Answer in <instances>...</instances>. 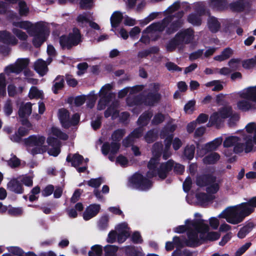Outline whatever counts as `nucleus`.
Listing matches in <instances>:
<instances>
[{
	"label": "nucleus",
	"mask_w": 256,
	"mask_h": 256,
	"mask_svg": "<svg viewBox=\"0 0 256 256\" xmlns=\"http://www.w3.org/2000/svg\"><path fill=\"white\" fill-rule=\"evenodd\" d=\"M233 54V50L230 48H226L219 55L214 58L215 60L222 62L225 60L230 57Z\"/></svg>",
	"instance_id": "35"
},
{
	"label": "nucleus",
	"mask_w": 256,
	"mask_h": 256,
	"mask_svg": "<svg viewBox=\"0 0 256 256\" xmlns=\"http://www.w3.org/2000/svg\"><path fill=\"white\" fill-rule=\"evenodd\" d=\"M90 20V16L86 12L79 14L76 18L78 26L82 28L86 27L88 24Z\"/></svg>",
	"instance_id": "34"
},
{
	"label": "nucleus",
	"mask_w": 256,
	"mask_h": 256,
	"mask_svg": "<svg viewBox=\"0 0 256 256\" xmlns=\"http://www.w3.org/2000/svg\"><path fill=\"white\" fill-rule=\"evenodd\" d=\"M188 224V226L189 230L194 228L196 230L197 232L188 233V240H186V246H195L198 244L200 240H216L218 239L220 236L219 232H208L209 226L204 223V220L198 219L192 222H186Z\"/></svg>",
	"instance_id": "3"
},
{
	"label": "nucleus",
	"mask_w": 256,
	"mask_h": 256,
	"mask_svg": "<svg viewBox=\"0 0 256 256\" xmlns=\"http://www.w3.org/2000/svg\"><path fill=\"white\" fill-rule=\"evenodd\" d=\"M20 180L26 186H32V177L29 176H24L19 178Z\"/></svg>",
	"instance_id": "63"
},
{
	"label": "nucleus",
	"mask_w": 256,
	"mask_h": 256,
	"mask_svg": "<svg viewBox=\"0 0 256 256\" xmlns=\"http://www.w3.org/2000/svg\"><path fill=\"white\" fill-rule=\"evenodd\" d=\"M64 78L63 76H58L53 82L52 90L54 94H58V91L62 90L64 86Z\"/></svg>",
	"instance_id": "32"
},
{
	"label": "nucleus",
	"mask_w": 256,
	"mask_h": 256,
	"mask_svg": "<svg viewBox=\"0 0 256 256\" xmlns=\"http://www.w3.org/2000/svg\"><path fill=\"white\" fill-rule=\"evenodd\" d=\"M152 116V112H144L139 118L138 120V124L142 126L146 125Z\"/></svg>",
	"instance_id": "47"
},
{
	"label": "nucleus",
	"mask_w": 256,
	"mask_h": 256,
	"mask_svg": "<svg viewBox=\"0 0 256 256\" xmlns=\"http://www.w3.org/2000/svg\"><path fill=\"white\" fill-rule=\"evenodd\" d=\"M238 108L242 110L247 111L253 108L254 105L252 103L246 100H242L238 102L237 104Z\"/></svg>",
	"instance_id": "49"
},
{
	"label": "nucleus",
	"mask_w": 256,
	"mask_h": 256,
	"mask_svg": "<svg viewBox=\"0 0 256 256\" xmlns=\"http://www.w3.org/2000/svg\"><path fill=\"white\" fill-rule=\"evenodd\" d=\"M214 180V176L210 174H205L197 177L196 184L200 186H207L208 183Z\"/></svg>",
	"instance_id": "31"
},
{
	"label": "nucleus",
	"mask_w": 256,
	"mask_h": 256,
	"mask_svg": "<svg viewBox=\"0 0 256 256\" xmlns=\"http://www.w3.org/2000/svg\"><path fill=\"white\" fill-rule=\"evenodd\" d=\"M160 88V85L158 83H154L150 86L148 93L146 96H138L134 98L128 97L127 98V104L130 106L138 105L144 104L146 106H153L158 103L161 98L160 94L158 92Z\"/></svg>",
	"instance_id": "4"
},
{
	"label": "nucleus",
	"mask_w": 256,
	"mask_h": 256,
	"mask_svg": "<svg viewBox=\"0 0 256 256\" xmlns=\"http://www.w3.org/2000/svg\"><path fill=\"white\" fill-rule=\"evenodd\" d=\"M204 13V8L200 9L196 13H192L188 15L187 20L188 22L194 26H199L202 24L200 16Z\"/></svg>",
	"instance_id": "23"
},
{
	"label": "nucleus",
	"mask_w": 256,
	"mask_h": 256,
	"mask_svg": "<svg viewBox=\"0 0 256 256\" xmlns=\"http://www.w3.org/2000/svg\"><path fill=\"white\" fill-rule=\"evenodd\" d=\"M81 37L80 30L74 28L68 36H62L60 38V43L62 48L70 49L81 42Z\"/></svg>",
	"instance_id": "10"
},
{
	"label": "nucleus",
	"mask_w": 256,
	"mask_h": 256,
	"mask_svg": "<svg viewBox=\"0 0 256 256\" xmlns=\"http://www.w3.org/2000/svg\"><path fill=\"white\" fill-rule=\"evenodd\" d=\"M18 6L20 14L22 16L27 15L29 10L26 2L22 1V0H21L19 2Z\"/></svg>",
	"instance_id": "57"
},
{
	"label": "nucleus",
	"mask_w": 256,
	"mask_h": 256,
	"mask_svg": "<svg viewBox=\"0 0 256 256\" xmlns=\"http://www.w3.org/2000/svg\"><path fill=\"white\" fill-rule=\"evenodd\" d=\"M100 206L98 204H92L88 206L83 214V218L88 220L95 216L100 212Z\"/></svg>",
	"instance_id": "20"
},
{
	"label": "nucleus",
	"mask_w": 256,
	"mask_h": 256,
	"mask_svg": "<svg viewBox=\"0 0 256 256\" xmlns=\"http://www.w3.org/2000/svg\"><path fill=\"white\" fill-rule=\"evenodd\" d=\"M232 114V110L230 106H226L220 108L217 112H214L210 118V122L212 125L219 127L224 120Z\"/></svg>",
	"instance_id": "9"
},
{
	"label": "nucleus",
	"mask_w": 256,
	"mask_h": 256,
	"mask_svg": "<svg viewBox=\"0 0 256 256\" xmlns=\"http://www.w3.org/2000/svg\"><path fill=\"white\" fill-rule=\"evenodd\" d=\"M240 204L244 209L250 210L248 213V216L254 212V208H256V196L252 198L247 202H242Z\"/></svg>",
	"instance_id": "37"
},
{
	"label": "nucleus",
	"mask_w": 256,
	"mask_h": 256,
	"mask_svg": "<svg viewBox=\"0 0 256 256\" xmlns=\"http://www.w3.org/2000/svg\"><path fill=\"white\" fill-rule=\"evenodd\" d=\"M248 6L247 0H239L230 4V9L233 12H242Z\"/></svg>",
	"instance_id": "28"
},
{
	"label": "nucleus",
	"mask_w": 256,
	"mask_h": 256,
	"mask_svg": "<svg viewBox=\"0 0 256 256\" xmlns=\"http://www.w3.org/2000/svg\"><path fill=\"white\" fill-rule=\"evenodd\" d=\"M256 64V61L254 58L247 60L242 63V66L244 68L250 69L253 68Z\"/></svg>",
	"instance_id": "64"
},
{
	"label": "nucleus",
	"mask_w": 256,
	"mask_h": 256,
	"mask_svg": "<svg viewBox=\"0 0 256 256\" xmlns=\"http://www.w3.org/2000/svg\"><path fill=\"white\" fill-rule=\"evenodd\" d=\"M9 190L16 193L21 194L23 192L22 185L17 179H13L8 184Z\"/></svg>",
	"instance_id": "30"
},
{
	"label": "nucleus",
	"mask_w": 256,
	"mask_h": 256,
	"mask_svg": "<svg viewBox=\"0 0 256 256\" xmlns=\"http://www.w3.org/2000/svg\"><path fill=\"white\" fill-rule=\"evenodd\" d=\"M6 80L4 73L0 74V96L6 95Z\"/></svg>",
	"instance_id": "52"
},
{
	"label": "nucleus",
	"mask_w": 256,
	"mask_h": 256,
	"mask_svg": "<svg viewBox=\"0 0 256 256\" xmlns=\"http://www.w3.org/2000/svg\"><path fill=\"white\" fill-rule=\"evenodd\" d=\"M254 228V224L252 223H248L240 229L238 233V236L240 238H244Z\"/></svg>",
	"instance_id": "42"
},
{
	"label": "nucleus",
	"mask_w": 256,
	"mask_h": 256,
	"mask_svg": "<svg viewBox=\"0 0 256 256\" xmlns=\"http://www.w3.org/2000/svg\"><path fill=\"white\" fill-rule=\"evenodd\" d=\"M42 96V92L39 90L36 87L32 86L29 92V97L30 98H40Z\"/></svg>",
	"instance_id": "59"
},
{
	"label": "nucleus",
	"mask_w": 256,
	"mask_h": 256,
	"mask_svg": "<svg viewBox=\"0 0 256 256\" xmlns=\"http://www.w3.org/2000/svg\"><path fill=\"white\" fill-rule=\"evenodd\" d=\"M47 142L49 146H52L48 150L50 155L56 156L60 152L59 142L55 138L50 136L47 139Z\"/></svg>",
	"instance_id": "21"
},
{
	"label": "nucleus",
	"mask_w": 256,
	"mask_h": 256,
	"mask_svg": "<svg viewBox=\"0 0 256 256\" xmlns=\"http://www.w3.org/2000/svg\"><path fill=\"white\" fill-rule=\"evenodd\" d=\"M39 30L38 32H34L30 36H34L32 42L36 47H39L46 40L48 33H47L45 28L39 24L37 25Z\"/></svg>",
	"instance_id": "16"
},
{
	"label": "nucleus",
	"mask_w": 256,
	"mask_h": 256,
	"mask_svg": "<svg viewBox=\"0 0 256 256\" xmlns=\"http://www.w3.org/2000/svg\"><path fill=\"white\" fill-rule=\"evenodd\" d=\"M162 148V145L160 143L157 142L153 146L154 156L150 160L148 164L149 170L147 172L146 176L148 178L158 176L160 178L164 180L166 178L172 168L177 174H182L184 170V166L179 164H174V162L171 160L166 162L159 164Z\"/></svg>",
	"instance_id": "1"
},
{
	"label": "nucleus",
	"mask_w": 256,
	"mask_h": 256,
	"mask_svg": "<svg viewBox=\"0 0 256 256\" xmlns=\"http://www.w3.org/2000/svg\"><path fill=\"white\" fill-rule=\"evenodd\" d=\"M21 122L22 124L26 127V128L22 126L18 128V134L20 136H23L28 133L29 130L32 127V124L27 119H22L21 120Z\"/></svg>",
	"instance_id": "40"
},
{
	"label": "nucleus",
	"mask_w": 256,
	"mask_h": 256,
	"mask_svg": "<svg viewBox=\"0 0 256 256\" xmlns=\"http://www.w3.org/2000/svg\"><path fill=\"white\" fill-rule=\"evenodd\" d=\"M196 220H186L185 222V225H182V226H177L176 228H174V232L176 233H182V232H184L186 230H187V235L188 236V233L190 232H197L196 230V229L194 228H192L191 230H189L188 228V224H186V222L187 220H188L189 222H192V221H194ZM188 240V238L184 240V242L186 243V240Z\"/></svg>",
	"instance_id": "36"
},
{
	"label": "nucleus",
	"mask_w": 256,
	"mask_h": 256,
	"mask_svg": "<svg viewBox=\"0 0 256 256\" xmlns=\"http://www.w3.org/2000/svg\"><path fill=\"white\" fill-rule=\"evenodd\" d=\"M239 96L256 103V86H250L238 93Z\"/></svg>",
	"instance_id": "18"
},
{
	"label": "nucleus",
	"mask_w": 256,
	"mask_h": 256,
	"mask_svg": "<svg viewBox=\"0 0 256 256\" xmlns=\"http://www.w3.org/2000/svg\"><path fill=\"white\" fill-rule=\"evenodd\" d=\"M123 16L120 12H115L110 17L111 26L113 28L117 27L121 22Z\"/></svg>",
	"instance_id": "41"
},
{
	"label": "nucleus",
	"mask_w": 256,
	"mask_h": 256,
	"mask_svg": "<svg viewBox=\"0 0 256 256\" xmlns=\"http://www.w3.org/2000/svg\"><path fill=\"white\" fill-rule=\"evenodd\" d=\"M126 134L124 129H118L113 132L111 138L113 142H118Z\"/></svg>",
	"instance_id": "46"
},
{
	"label": "nucleus",
	"mask_w": 256,
	"mask_h": 256,
	"mask_svg": "<svg viewBox=\"0 0 256 256\" xmlns=\"http://www.w3.org/2000/svg\"><path fill=\"white\" fill-rule=\"evenodd\" d=\"M120 144L119 142H112L104 143L102 147V152L104 155H107L109 153L115 155L118 151Z\"/></svg>",
	"instance_id": "19"
},
{
	"label": "nucleus",
	"mask_w": 256,
	"mask_h": 256,
	"mask_svg": "<svg viewBox=\"0 0 256 256\" xmlns=\"http://www.w3.org/2000/svg\"><path fill=\"white\" fill-rule=\"evenodd\" d=\"M104 256H116L118 247L113 245H107L104 247Z\"/></svg>",
	"instance_id": "50"
},
{
	"label": "nucleus",
	"mask_w": 256,
	"mask_h": 256,
	"mask_svg": "<svg viewBox=\"0 0 256 256\" xmlns=\"http://www.w3.org/2000/svg\"><path fill=\"white\" fill-rule=\"evenodd\" d=\"M48 64L42 59L37 60L34 64V70L36 71L41 76H43L46 74L48 71V64H49L51 61V58L48 59Z\"/></svg>",
	"instance_id": "22"
},
{
	"label": "nucleus",
	"mask_w": 256,
	"mask_h": 256,
	"mask_svg": "<svg viewBox=\"0 0 256 256\" xmlns=\"http://www.w3.org/2000/svg\"><path fill=\"white\" fill-rule=\"evenodd\" d=\"M224 147L228 148L234 146V151L236 153L240 152L244 149V144L240 140L235 136H230L226 138L223 143Z\"/></svg>",
	"instance_id": "15"
},
{
	"label": "nucleus",
	"mask_w": 256,
	"mask_h": 256,
	"mask_svg": "<svg viewBox=\"0 0 256 256\" xmlns=\"http://www.w3.org/2000/svg\"><path fill=\"white\" fill-rule=\"evenodd\" d=\"M220 182L216 180L214 176V180L208 183L206 187V191L210 194H212L216 193L220 189Z\"/></svg>",
	"instance_id": "33"
},
{
	"label": "nucleus",
	"mask_w": 256,
	"mask_h": 256,
	"mask_svg": "<svg viewBox=\"0 0 256 256\" xmlns=\"http://www.w3.org/2000/svg\"><path fill=\"white\" fill-rule=\"evenodd\" d=\"M240 60L238 58H232L228 62V65L232 70H237L240 66Z\"/></svg>",
	"instance_id": "62"
},
{
	"label": "nucleus",
	"mask_w": 256,
	"mask_h": 256,
	"mask_svg": "<svg viewBox=\"0 0 256 256\" xmlns=\"http://www.w3.org/2000/svg\"><path fill=\"white\" fill-rule=\"evenodd\" d=\"M12 32L20 40H26L28 38L26 32L16 28H12Z\"/></svg>",
	"instance_id": "58"
},
{
	"label": "nucleus",
	"mask_w": 256,
	"mask_h": 256,
	"mask_svg": "<svg viewBox=\"0 0 256 256\" xmlns=\"http://www.w3.org/2000/svg\"><path fill=\"white\" fill-rule=\"evenodd\" d=\"M0 40L6 44H16L18 40L9 32L6 31L0 32Z\"/></svg>",
	"instance_id": "26"
},
{
	"label": "nucleus",
	"mask_w": 256,
	"mask_h": 256,
	"mask_svg": "<svg viewBox=\"0 0 256 256\" xmlns=\"http://www.w3.org/2000/svg\"><path fill=\"white\" fill-rule=\"evenodd\" d=\"M246 134L242 135V138L246 142L245 151L250 152L252 148V142L256 144V123L250 122L246 126Z\"/></svg>",
	"instance_id": "11"
},
{
	"label": "nucleus",
	"mask_w": 256,
	"mask_h": 256,
	"mask_svg": "<svg viewBox=\"0 0 256 256\" xmlns=\"http://www.w3.org/2000/svg\"><path fill=\"white\" fill-rule=\"evenodd\" d=\"M130 230L128 224L122 222L118 224L116 227V231H111L108 236L107 242L110 243H113L118 237V241L120 243L124 242L130 236Z\"/></svg>",
	"instance_id": "8"
},
{
	"label": "nucleus",
	"mask_w": 256,
	"mask_h": 256,
	"mask_svg": "<svg viewBox=\"0 0 256 256\" xmlns=\"http://www.w3.org/2000/svg\"><path fill=\"white\" fill-rule=\"evenodd\" d=\"M12 25L16 28H19L26 30L29 34H32L34 32L39 30L37 25L34 26L28 21L15 22L12 23Z\"/></svg>",
	"instance_id": "17"
},
{
	"label": "nucleus",
	"mask_w": 256,
	"mask_h": 256,
	"mask_svg": "<svg viewBox=\"0 0 256 256\" xmlns=\"http://www.w3.org/2000/svg\"><path fill=\"white\" fill-rule=\"evenodd\" d=\"M194 38V32L192 29L187 28L179 32L166 46L169 51H172L177 46L188 44Z\"/></svg>",
	"instance_id": "6"
},
{
	"label": "nucleus",
	"mask_w": 256,
	"mask_h": 256,
	"mask_svg": "<svg viewBox=\"0 0 256 256\" xmlns=\"http://www.w3.org/2000/svg\"><path fill=\"white\" fill-rule=\"evenodd\" d=\"M184 16L183 12H178L176 16H170L164 18L162 22H155L147 27L143 32L142 36L139 42L144 44L149 42V38L145 34H151L156 32H162L166 28L168 34H172L176 32L184 24L182 18Z\"/></svg>",
	"instance_id": "2"
},
{
	"label": "nucleus",
	"mask_w": 256,
	"mask_h": 256,
	"mask_svg": "<svg viewBox=\"0 0 256 256\" xmlns=\"http://www.w3.org/2000/svg\"><path fill=\"white\" fill-rule=\"evenodd\" d=\"M108 216H102L98 222V228L101 230L106 228L108 226Z\"/></svg>",
	"instance_id": "56"
},
{
	"label": "nucleus",
	"mask_w": 256,
	"mask_h": 256,
	"mask_svg": "<svg viewBox=\"0 0 256 256\" xmlns=\"http://www.w3.org/2000/svg\"><path fill=\"white\" fill-rule=\"evenodd\" d=\"M176 126L175 124H168L166 126L160 134V136L162 138H164L165 137L167 138L168 136H172V138H173L172 134H170V133H172L175 130Z\"/></svg>",
	"instance_id": "44"
},
{
	"label": "nucleus",
	"mask_w": 256,
	"mask_h": 256,
	"mask_svg": "<svg viewBox=\"0 0 256 256\" xmlns=\"http://www.w3.org/2000/svg\"><path fill=\"white\" fill-rule=\"evenodd\" d=\"M28 64V58H19L14 64L6 67L4 72L8 75H10V73L19 74L26 68Z\"/></svg>",
	"instance_id": "14"
},
{
	"label": "nucleus",
	"mask_w": 256,
	"mask_h": 256,
	"mask_svg": "<svg viewBox=\"0 0 256 256\" xmlns=\"http://www.w3.org/2000/svg\"><path fill=\"white\" fill-rule=\"evenodd\" d=\"M52 134L56 137L63 140H66L68 138L66 134L62 132L59 129L56 128L52 127L51 130Z\"/></svg>",
	"instance_id": "55"
},
{
	"label": "nucleus",
	"mask_w": 256,
	"mask_h": 256,
	"mask_svg": "<svg viewBox=\"0 0 256 256\" xmlns=\"http://www.w3.org/2000/svg\"><path fill=\"white\" fill-rule=\"evenodd\" d=\"M220 159V156L216 152H212L203 158V162L206 164H213Z\"/></svg>",
	"instance_id": "45"
},
{
	"label": "nucleus",
	"mask_w": 256,
	"mask_h": 256,
	"mask_svg": "<svg viewBox=\"0 0 256 256\" xmlns=\"http://www.w3.org/2000/svg\"><path fill=\"white\" fill-rule=\"evenodd\" d=\"M102 182V178H92L87 182V184L90 186L97 188L100 186Z\"/></svg>",
	"instance_id": "60"
},
{
	"label": "nucleus",
	"mask_w": 256,
	"mask_h": 256,
	"mask_svg": "<svg viewBox=\"0 0 256 256\" xmlns=\"http://www.w3.org/2000/svg\"><path fill=\"white\" fill-rule=\"evenodd\" d=\"M32 112V104L30 102L22 103L20 107L18 114L19 116L22 119L28 116Z\"/></svg>",
	"instance_id": "25"
},
{
	"label": "nucleus",
	"mask_w": 256,
	"mask_h": 256,
	"mask_svg": "<svg viewBox=\"0 0 256 256\" xmlns=\"http://www.w3.org/2000/svg\"><path fill=\"white\" fill-rule=\"evenodd\" d=\"M130 182L134 188L141 190H147L152 186V182L140 174H134L130 179Z\"/></svg>",
	"instance_id": "13"
},
{
	"label": "nucleus",
	"mask_w": 256,
	"mask_h": 256,
	"mask_svg": "<svg viewBox=\"0 0 256 256\" xmlns=\"http://www.w3.org/2000/svg\"><path fill=\"white\" fill-rule=\"evenodd\" d=\"M195 152V146L194 145L187 146L184 152V155L188 160H191L193 158Z\"/></svg>",
	"instance_id": "51"
},
{
	"label": "nucleus",
	"mask_w": 256,
	"mask_h": 256,
	"mask_svg": "<svg viewBox=\"0 0 256 256\" xmlns=\"http://www.w3.org/2000/svg\"><path fill=\"white\" fill-rule=\"evenodd\" d=\"M118 111L112 106L109 107L104 112V116L106 118L112 116V118H115L118 116Z\"/></svg>",
	"instance_id": "54"
},
{
	"label": "nucleus",
	"mask_w": 256,
	"mask_h": 256,
	"mask_svg": "<svg viewBox=\"0 0 256 256\" xmlns=\"http://www.w3.org/2000/svg\"><path fill=\"white\" fill-rule=\"evenodd\" d=\"M251 245L252 243L250 242L246 243L238 249L234 254V256H241L251 246Z\"/></svg>",
	"instance_id": "61"
},
{
	"label": "nucleus",
	"mask_w": 256,
	"mask_h": 256,
	"mask_svg": "<svg viewBox=\"0 0 256 256\" xmlns=\"http://www.w3.org/2000/svg\"><path fill=\"white\" fill-rule=\"evenodd\" d=\"M143 86H137L132 88H126L118 92V97L123 98L124 97L128 92L130 94L135 93L142 90Z\"/></svg>",
	"instance_id": "38"
},
{
	"label": "nucleus",
	"mask_w": 256,
	"mask_h": 256,
	"mask_svg": "<svg viewBox=\"0 0 256 256\" xmlns=\"http://www.w3.org/2000/svg\"><path fill=\"white\" fill-rule=\"evenodd\" d=\"M250 210L244 209L241 204L230 206L223 210L218 216L219 218L226 219V222L232 224L241 222L248 216Z\"/></svg>",
	"instance_id": "5"
},
{
	"label": "nucleus",
	"mask_w": 256,
	"mask_h": 256,
	"mask_svg": "<svg viewBox=\"0 0 256 256\" xmlns=\"http://www.w3.org/2000/svg\"><path fill=\"white\" fill-rule=\"evenodd\" d=\"M198 200L202 204H204L212 200L215 196L212 194H208L206 193H199L196 196Z\"/></svg>",
	"instance_id": "43"
},
{
	"label": "nucleus",
	"mask_w": 256,
	"mask_h": 256,
	"mask_svg": "<svg viewBox=\"0 0 256 256\" xmlns=\"http://www.w3.org/2000/svg\"><path fill=\"white\" fill-rule=\"evenodd\" d=\"M66 160L68 162H70L72 166L75 168H78L80 166L82 165L84 161L83 156L77 154H72V156L70 154H68Z\"/></svg>",
	"instance_id": "27"
},
{
	"label": "nucleus",
	"mask_w": 256,
	"mask_h": 256,
	"mask_svg": "<svg viewBox=\"0 0 256 256\" xmlns=\"http://www.w3.org/2000/svg\"><path fill=\"white\" fill-rule=\"evenodd\" d=\"M46 138L40 134H34L28 136L24 140L26 144L31 149L32 154H41L46 152L47 148L44 144Z\"/></svg>",
	"instance_id": "7"
},
{
	"label": "nucleus",
	"mask_w": 256,
	"mask_h": 256,
	"mask_svg": "<svg viewBox=\"0 0 256 256\" xmlns=\"http://www.w3.org/2000/svg\"><path fill=\"white\" fill-rule=\"evenodd\" d=\"M58 116L64 127L68 128L70 126V114L64 108L59 110Z\"/></svg>",
	"instance_id": "24"
},
{
	"label": "nucleus",
	"mask_w": 256,
	"mask_h": 256,
	"mask_svg": "<svg viewBox=\"0 0 256 256\" xmlns=\"http://www.w3.org/2000/svg\"><path fill=\"white\" fill-rule=\"evenodd\" d=\"M102 247L100 245H95L91 248L88 252V256H100L102 254Z\"/></svg>",
	"instance_id": "53"
},
{
	"label": "nucleus",
	"mask_w": 256,
	"mask_h": 256,
	"mask_svg": "<svg viewBox=\"0 0 256 256\" xmlns=\"http://www.w3.org/2000/svg\"><path fill=\"white\" fill-rule=\"evenodd\" d=\"M222 138L219 137L214 139L213 141L208 143L205 146V149L208 151L216 150L222 143Z\"/></svg>",
	"instance_id": "39"
},
{
	"label": "nucleus",
	"mask_w": 256,
	"mask_h": 256,
	"mask_svg": "<svg viewBox=\"0 0 256 256\" xmlns=\"http://www.w3.org/2000/svg\"><path fill=\"white\" fill-rule=\"evenodd\" d=\"M220 22L214 16H210L208 20V26L210 30L214 33L218 32L220 28Z\"/></svg>",
	"instance_id": "29"
},
{
	"label": "nucleus",
	"mask_w": 256,
	"mask_h": 256,
	"mask_svg": "<svg viewBox=\"0 0 256 256\" xmlns=\"http://www.w3.org/2000/svg\"><path fill=\"white\" fill-rule=\"evenodd\" d=\"M172 141V136H168L165 140V148L163 153V158L165 160L168 158L171 155V152L169 151L171 146Z\"/></svg>",
	"instance_id": "48"
},
{
	"label": "nucleus",
	"mask_w": 256,
	"mask_h": 256,
	"mask_svg": "<svg viewBox=\"0 0 256 256\" xmlns=\"http://www.w3.org/2000/svg\"><path fill=\"white\" fill-rule=\"evenodd\" d=\"M111 88L112 86L110 84H106L101 88L99 92L100 98L97 106V108L98 110L105 108L106 104L113 98L114 94L110 92Z\"/></svg>",
	"instance_id": "12"
}]
</instances>
